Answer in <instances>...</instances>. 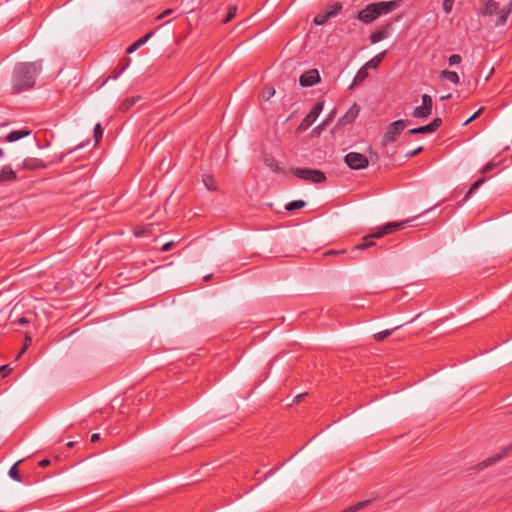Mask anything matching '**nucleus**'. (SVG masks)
Here are the masks:
<instances>
[{
  "label": "nucleus",
  "mask_w": 512,
  "mask_h": 512,
  "mask_svg": "<svg viewBox=\"0 0 512 512\" xmlns=\"http://www.w3.org/2000/svg\"><path fill=\"white\" fill-rule=\"evenodd\" d=\"M42 70V61L18 63L14 68L13 87L17 92L32 88Z\"/></svg>",
  "instance_id": "f257e3e1"
},
{
  "label": "nucleus",
  "mask_w": 512,
  "mask_h": 512,
  "mask_svg": "<svg viewBox=\"0 0 512 512\" xmlns=\"http://www.w3.org/2000/svg\"><path fill=\"white\" fill-rule=\"evenodd\" d=\"M400 6L399 1H381L368 4L365 8L361 9L357 13V19L365 24H370L379 18L381 15L388 14Z\"/></svg>",
  "instance_id": "f03ea898"
},
{
  "label": "nucleus",
  "mask_w": 512,
  "mask_h": 512,
  "mask_svg": "<svg viewBox=\"0 0 512 512\" xmlns=\"http://www.w3.org/2000/svg\"><path fill=\"white\" fill-rule=\"evenodd\" d=\"M406 222H389L384 226L378 228L376 231L363 237L362 242L353 248V251L366 250L375 245L373 239H379L385 235L392 234L399 229L403 228Z\"/></svg>",
  "instance_id": "7ed1b4c3"
},
{
  "label": "nucleus",
  "mask_w": 512,
  "mask_h": 512,
  "mask_svg": "<svg viewBox=\"0 0 512 512\" xmlns=\"http://www.w3.org/2000/svg\"><path fill=\"white\" fill-rule=\"evenodd\" d=\"M291 173L299 179L311 183H323L326 181V175L324 172L318 169L311 168H291Z\"/></svg>",
  "instance_id": "20e7f679"
},
{
  "label": "nucleus",
  "mask_w": 512,
  "mask_h": 512,
  "mask_svg": "<svg viewBox=\"0 0 512 512\" xmlns=\"http://www.w3.org/2000/svg\"><path fill=\"white\" fill-rule=\"evenodd\" d=\"M407 120L399 119L392 123H390L386 129L385 134L382 138V145L387 146L389 143L396 141L398 136L402 133V131L408 125Z\"/></svg>",
  "instance_id": "39448f33"
},
{
  "label": "nucleus",
  "mask_w": 512,
  "mask_h": 512,
  "mask_svg": "<svg viewBox=\"0 0 512 512\" xmlns=\"http://www.w3.org/2000/svg\"><path fill=\"white\" fill-rule=\"evenodd\" d=\"M344 161L347 166L353 170L365 169L369 164L367 157L358 152L347 153L344 157Z\"/></svg>",
  "instance_id": "423d86ee"
},
{
  "label": "nucleus",
  "mask_w": 512,
  "mask_h": 512,
  "mask_svg": "<svg viewBox=\"0 0 512 512\" xmlns=\"http://www.w3.org/2000/svg\"><path fill=\"white\" fill-rule=\"evenodd\" d=\"M323 107H324V102L323 101L317 102L314 105V107L312 108V110L301 121V123L299 124L298 129L301 130V131H304V130L308 129L316 121V119L318 118V116L322 112Z\"/></svg>",
  "instance_id": "0eeeda50"
},
{
  "label": "nucleus",
  "mask_w": 512,
  "mask_h": 512,
  "mask_svg": "<svg viewBox=\"0 0 512 512\" xmlns=\"http://www.w3.org/2000/svg\"><path fill=\"white\" fill-rule=\"evenodd\" d=\"M360 112V106L354 103L348 111L338 119L337 127H343L354 122Z\"/></svg>",
  "instance_id": "6e6552de"
},
{
  "label": "nucleus",
  "mask_w": 512,
  "mask_h": 512,
  "mask_svg": "<svg viewBox=\"0 0 512 512\" xmlns=\"http://www.w3.org/2000/svg\"><path fill=\"white\" fill-rule=\"evenodd\" d=\"M320 81V74L318 70L311 69L304 72L300 78L299 83L302 87H311Z\"/></svg>",
  "instance_id": "1a4fd4ad"
},
{
  "label": "nucleus",
  "mask_w": 512,
  "mask_h": 512,
  "mask_svg": "<svg viewBox=\"0 0 512 512\" xmlns=\"http://www.w3.org/2000/svg\"><path fill=\"white\" fill-rule=\"evenodd\" d=\"M21 168L24 170H37L47 168V164L39 158L28 157L23 160Z\"/></svg>",
  "instance_id": "9d476101"
},
{
  "label": "nucleus",
  "mask_w": 512,
  "mask_h": 512,
  "mask_svg": "<svg viewBox=\"0 0 512 512\" xmlns=\"http://www.w3.org/2000/svg\"><path fill=\"white\" fill-rule=\"evenodd\" d=\"M510 452H512V443L506 447H504L499 453H497L496 455L492 456V457H489L487 458L485 461H483L481 463V466L483 468L487 467V466H490L500 460H502L504 457H506L507 455L510 454Z\"/></svg>",
  "instance_id": "9b49d317"
},
{
  "label": "nucleus",
  "mask_w": 512,
  "mask_h": 512,
  "mask_svg": "<svg viewBox=\"0 0 512 512\" xmlns=\"http://www.w3.org/2000/svg\"><path fill=\"white\" fill-rule=\"evenodd\" d=\"M390 30H391V24H386L381 29L373 32L370 35L371 43L376 44V43L382 41L383 39H385L389 35Z\"/></svg>",
  "instance_id": "f8f14e48"
},
{
  "label": "nucleus",
  "mask_w": 512,
  "mask_h": 512,
  "mask_svg": "<svg viewBox=\"0 0 512 512\" xmlns=\"http://www.w3.org/2000/svg\"><path fill=\"white\" fill-rule=\"evenodd\" d=\"M17 180L16 172L9 165H5L0 170V182H13Z\"/></svg>",
  "instance_id": "ddd939ff"
},
{
  "label": "nucleus",
  "mask_w": 512,
  "mask_h": 512,
  "mask_svg": "<svg viewBox=\"0 0 512 512\" xmlns=\"http://www.w3.org/2000/svg\"><path fill=\"white\" fill-rule=\"evenodd\" d=\"M30 134L29 130H14L7 134L6 141L7 142H15L20 140Z\"/></svg>",
  "instance_id": "4468645a"
},
{
  "label": "nucleus",
  "mask_w": 512,
  "mask_h": 512,
  "mask_svg": "<svg viewBox=\"0 0 512 512\" xmlns=\"http://www.w3.org/2000/svg\"><path fill=\"white\" fill-rule=\"evenodd\" d=\"M141 99V96H132L124 99L120 105L119 110L122 112L128 111L132 106H134L139 100Z\"/></svg>",
  "instance_id": "2eb2a0df"
},
{
  "label": "nucleus",
  "mask_w": 512,
  "mask_h": 512,
  "mask_svg": "<svg viewBox=\"0 0 512 512\" xmlns=\"http://www.w3.org/2000/svg\"><path fill=\"white\" fill-rule=\"evenodd\" d=\"M385 55H386V51H382V52L378 53L376 56H374L372 59H370L368 62H366L365 66L367 68L376 69L380 65L382 60L384 59Z\"/></svg>",
  "instance_id": "dca6fc26"
},
{
  "label": "nucleus",
  "mask_w": 512,
  "mask_h": 512,
  "mask_svg": "<svg viewBox=\"0 0 512 512\" xmlns=\"http://www.w3.org/2000/svg\"><path fill=\"white\" fill-rule=\"evenodd\" d=\"M264 164H265V166L269 167L275 173L284 172L283 169L280 167L279 163L273 157L266 156L264 158Z\"/></svg>",
  "instance_id": "f3484780"
},
{
  "label": "nucleus",
  "mask_w": 512,
  "mask_h": 512,
  "mask_svg": "<svg viewBox=\"0 0 512 512\" xmlns=\"http://www.w3.org/2000/svg\"><path fill=\"white\" fill-rule=\"evenodd\" d=\"M402 325H398L392 329H386V330H383V331H380L378 333H375L373 335V338L377 341V342H382L383 340H385L386 338H388L389 336L392 335V333L399 329Z\"/></svg>",
  "instance_id": "a211bd4d"
},
{
  "label": "nucleus",
  "mask_w": 512,
  "mask_h": 512,
  "mask_svg": "<svg viewBox=\"0 0 512 512\" xmlns=\"http://www.w3.org/2000/svg\"><path fill=\"white\" fill-rule=\"evenodd\" d=\"M342 4L340 2H335L327 7V9L324 11V13L327 15V17L330 19L334 16H336L341 10H342Z\"/></svg>",
  "instance_id": "6ab92c4d"
},
{
  "label": "nucleus",
  "mask_w": 512,
  "mask_h": 512,
  "mask_svg": "<svg viewBox=\"0 0 512 512\" xmlns=\"http://www.w3.org/2000/svg\"><path fill=\"white\" fill-rule=\"evenodd\" d=\"M431 113L432 112L429 109H427L426 107L419 106L413 110L412 116L414 118L425 119V118L429 117L431 115Z\"/></svg>",
  "instance_id": "aec40b11"
},
{
  "label": "nucleus",
  "mask_w": 512,
  "mask_h": 512,
  "mask_svg": "<svg viewBox=\"0 0 512 512\" xmlns=\"http://www.w3.org/2000/svg\"><path fill=\"white\" fill-rule=\"evenodd\" d=\"M441 77L447 79L453 84H458L460 81L459 75L455 71L443 70Z\"/></svg>",
  "instance_id": "412c9836"
},
{
  "label": "nucleus",
  "mask_w": 512,
  "mask_h": 512,
  "mask_svg": "<svg viewBox=\"0 0 512 512\" xmlns=\"http://www.w3.org/2000/svg\"><path fill=\"white\" fill-rule=\"evenodd\" d=\"M367 69L368 68L364 65L358 70V72L356 73V75L353 79L354 85H357V84L363 82L367 78V76H368Z\"/></svg>",
  "instance_id": "4be33fe9"
},
{
  "label": "nucleus",
  "mask_w": 512,
  "mask_h": 512,
  "mask_svg": "<svg viewBox=\"0 0 512 512\" xmlns=\"http://www.w3.org/2000/svg\"><path fill=\"white\" fill-rule=\"evenodd\" d=\"M371 503V500H364L360 501L358 503H355L348 507L347 509L341 511V512H357L363 508H366Z\"/></svg>",
  "instance_id": "5701e85b"
},
{
  "label": "nucleus",
  "mask_w": 512,
  "mask_h": 512,
  "mask_svg": "<svg viewBox=\"0 0 512 512\" xmlns=\"http://www.w3.org/2000/svg\"><path fill=\"white\" fill-rule=\"evenodd\" d=\"M497 3L494 0H487L484 8H483V14L485 15H493L497 10Z\"/></svg>",
  "instance_id": "b1692460"
},
{
  "label": "nucleus",
  "mask_w": 512,
  "mask_h": 512,
  "mask_svg": "<svg viewBox=\"0 0 512 512\" xmlns=\"http://www.w3.org/2000/svg\"><path fill=\"white\" fill-rule=\"evenodd\" d=\"M23 460H18L10 469L8 472V475L10 478L17 482H22V478L17 470V466L22 462Z\"/></svg>",
  "instance_id": "393cba45"
},
{
  "label": "nucleus",
  "mask_w": 512,
  "mask_h": 512,
  "mask_svg": "<svg viewBox=\"0 0 512 512\" xmlns=\"http://www.w3.org/2000/svg\"><path fill=\"white\" fill-rule=\"evenodd\" d=\"M306 203L303 200H294L285 205L287 211H294L305 207Z\"/></svg>",
  "instance_id": "a878e982"
},
{
  "label": "nucleus",
  "mask_w": 512,
  "mask_h": 512,
  "mask_svg": "<svg viewBox=\"0 0 512 512\" xmlns=\"http://www.w3.org/2000/svg\"><path fill=\"white\" fill-rule=\"evenodd\" d=\"M510 14V9H502L498 12L496 26L504 25L507 21L508 15Z\"/></svg>",
  "instance_id": "bb28decb"
},
{
  "label": "nucleus",
  "mask_w": 512,
  "mask_h": 512,
  "mask_svg": "<svg viewBox=\"0 0 512 512\" xmlns=\"http://www.w3.org/2000/svg\"><path fill=\"white\" fill-rule=\"evenodd\" d=\"M484 182H485V179H484V178H481V179L477 180L476 182H474V183L471 185V187H470V189L468 190V192L466 193V195H465L464 199H465V200H467V199L471 196V194H472L474 191H476L477 189H479V188H480V186H481Z\"/></svg>",
  "instance_id": "cd10ccee"
},
{
  "label": "nucleus",
  "mask_w": 512,
  "mask_h": 512,
  "mask_svg": "<svg viewBox=\"0 0 512 512\" xmlns=\"http://www.w3.org/2000/svg\"><path fill=\"white\" fill-rule=\"evenodd\" d=\"M236 13H237V6L236 5L230 6L228 8L225 18L223 19V23H228L229 21H231L235 17Z\"/></svg>",
  "instance_id": "c85d7f7f"
},
{
  "label": "nucleus",
  "mask_w": 512,
  "mask_h": 512,
  "mask_svg": "<svg viewBox=\"0 0 512 512\" xmlns=\"http://www.w3.org/2000/svg\"><path fill=\"white\" fill-rule=\"evenodd\" d=\"M328 19L329 18L327 17V15L324 12H322L314 17L313 23L317 26H321L324 25L328 21Z\"/></svg>",
  "instance_id": "c756f323"
},
{
  "label": "nucleus",
  "mask_w": 512,
  "mask_h": 512,
  "mask_svg": "<svg viewBox=\"0 0 512 512\" xmlns=\"http://www.w3.org/2000/svg\"><path fill=\"white\" fill-rule=\"evenodd\" d=\"M102 136H103V128L101 127L100 123H97L95 125L94 131H93V137L95 139L96 144L99 143V141L101 140Z\"/></svg>",
  "instance_id": "7c9ffc66"
},
{
  "label": "nucleus",
  "mask_w": 512,
  "mask_h": 512,
  "mask_svg": "<svg viewBox=\"0 0 512 512\" xmlns=\"http://www.w3.org/2000/svg\"><path fill=\"white\" fill-rule=\"evenodd\" d=\"M442 124L441 118H435L433 119L429 124H427L429 128V132L433 133L435 132Z\"/></svg>",
  "instance_id": "2f4dec72"
},
{
  "label": "nucleus",
  "mask_w": 512,
  "mask_h": 512,
  "mask_svg": "<svg viewBox=\"0 0 512 512\" xmlns=\"http://www.w3.org/2000/svg\"><path fill=\"white\" fill-rule=\"evenodd\" d=\"M421 99H422V105L421 106L426 107L427 109H429L432 112L433 102H432L431 96L428 95V94H423Z\"/></svg>",
  "instance_id": "473e14b6"
},
{
  "label": "nucleus",
  "mask_w": 512,
  "mask_h": 512,
  "mask_svg": "<svg viewBox=\"0 0 512 512\" xmlns=\"http://www.w3.org/2000/svg\"><path fill=\"white\" fill-rule=\"evenodd\" d=\"M130 59H127V62L120 68H117L113 75H111L109 78L112 80H116L128 67Z\"/></svg>",
  "instance_id": "72a5a7b5"
},
{
  "label": "nucleus",
  "mask_w": 512,
  "mask_h": 512,
  "mask_svg": "<svg viewBox=\"0 0 512 512\" xmlns=\"http://www.w3.org/2000/svg\"><path fill=\"white\" fill-rule=\"evenodd\" d=\"M409 134H412V135H415V134H428L430 133L429 132V128L427 125H424V126H421V127H417V128H412L408 131Z\"/></svg>",
  "instance_id": "f704fd0d"
},
{
  "label": "nucleus",
  "mask_w": 512,
  "mask_h": 512,
  "mask_svg": "<svg viewBox=\"0 0 512 512\" xmlns=\"http://www.w3.org/2000/svg\"><path fill=\"white\" fill-rule=\"evenodd\" d=\"M455 0H443V10L446 14L452 11Z\"/></svg>",
  "instance_id": "c9c22d12"
},
{
  "label": "nucleus",
  "mask_w": 512,
  "mask_h": 512,
  "mask_svg": "<svg viewBox=\"0 0 512 512\" xmlns=\"http://www.w3.org/2000/svg\"><path fill=\"white\" fill-rule=\"evenodd\" d=\"M483 111H484V108H483V107L479 108L476 112H474V114H473V115H471V116H470V117H469V118H468V119L463 123V125H464V126H465V125H468L470 122H472L473 120H475L476 118H478V117L482 114V112H483Z\"/></svg>",
  "instance_id": "e433bc0d"
},
{
  "label": "nucleus",
  "mask_w": 512,
  "mask_h": 512,
  "mask_svg": "<svg viewBox=\"0 0 512 512\" xmlns=\"http://www.w3.org/2000/svg\"><path fill=\"white\" fill-rule=\"evenodd\" d=\"M462 61V57L459 54H453L449 57V64L450 65H458Z\"/></svg>",
  "instance_id": "4c0bfd02"
},
{
  "label": "nucleus",
  "mask_w": 512,
  "mask_h": 512,
  "mask_svg": "<svg viewBox=\"0 0 512 512\" xmlns=\"http://www.w3.org/2000/svg\"><path fill=\"white\" fill-rule=\"evenodd\" d=\"M143 44H141V42L139 40L135 41L133 44H131L128 48H127V53H133L135 52L138 48H140Z\"/></svg>",
  "instance_id": "58836bf2"
},
{
  "label": "nucleus",
  "mask_w": 512,
  "mask_h": 512,
  "mask_svg": "<svg viewBox=\"0 0 512 512\" xmlns=\"http://www.w3.org/2000/svg\"><path fill=\"white\" fill-rule=\"evenodd\" d=\"M12 371V369L10 368L9 365H3L0 367V376L1 377H6L10 372Z\"/></svg>",
  "instance_id": "ea45409f"
},
{
  "label": "nucleus",
  "mask_w": 512,
  "mask_h": 512,
  "mask_svg": "<svg viewBox=\"0 0 512 512\" xmlns=\"http://www.w3.org/2000/svg\"><path fill=\"white\" fill-rule=\"evenodd\" d=\"M497 166L496 163L494 162H488L486 165H484V167L482 168V173H488L490 172L492 169H494L495 167Z\"/></svg>",
  "instance_id": "a19ab883"
},
{
  "label": "nucleus",
  "mask_w": 512,
  "mask_h": 512,
  "mask_svg": "<svg viewBox=\"0 0 512 512\" xmlns=\"http://www.w3.org/2000/svg\"><path fill=\"white\" fill-rule=\"evenodd\" d=\"M173 245H174V242H173V241H169V242L165 243V244L161 247V249H160V250H161L162 252H167V251H169V250L173 247Z\"/></svg>",
  "instance_id": "79ce46f5"
},
{
  "label": "nucleus",
  "mask_w": 512,
  "mask_h": 512,
  "mask_svg": "<svg viewBox=\"0 0 512 512\" xmlns=\"http://www.w3.org/2000/svg\"><path fill=\"white\" fill-rule=\"evenodd\" d=\"M174 13V10L173 9H166L165 11H163L158 17L157 19H162L166 16H169V15H172Z\"/></svg>",
  "instance_id": "37998d69"
},
{
  "label": "nucleus",
  "mask_w": 512,
  "mask_h": 512,
  "mask_svg": "<svg viewBox=\"0 0 512 512\" xmlns=\"http://www.w3.org/2000/svg\"><path fill=\"white\" fill-rule=\"evenodd\" d=\"M152 34H153L152 32H149V33L145 34L144 36H142L141 38H139L138 40L141 42V44L144 45L150 39Z\"/></svg>",
  "instance_id": "c03bdc74"
},
{
  "label": "nucleus",
  "mask_w": 512,
  "mask_h": 512,
  "mask_svg": "<svg viewBox=\"0 0 512 512\" xmlns=\"http://www.w3.org/2000/svg\"><path fill=\"white\" fill-rule=\"evenodd\" d=\"M283 464H281L280 466H277V467H274L272 468L271 470H269L267 472V474L265 475V479H267L269 476L273 475L278 469H280V467L282 466Z\"/></svg>",
  "instance_id": "a18cd8bd"
},
{
  "label": "nucleus",
  "mask_w": 512,
  "mask_h": 512,
  "mask_svg": "<svg viewBox=\"0 0 512 512\" xmlns=\"http://www.w3.org/2000/svg\"><path fill=\"white\" fill-rule=\"evenodd\" d=\"M421 151H422V147H418L416 150H413V151L407 153L406 156L413 157V156L417 155Z\"/></svg>",
  "instance_id": "49530a36"
},
{
  "label": "nucleus",
  "mask_w": 512,
  "mask_h": 512,
  "mask_svg": "<svg viewBox=\"0 0 512 512\" xmlns=\"http://www.w3.org/2000/svg\"><path fill=\"white\" fill-rule=\"evenodd\" d=\"M49 465H50V460H48V459H43L39 462V466L42 468H45Z\"/></svg>",
  "instance_id": "de8ad7c7"
},
{
  "label": "nucleus",
  "mask_w": 512,
  "mask_h": 512,
  "mask_svg": "<svg viewBox=\"0 0 512 512\" xmlns=\"http://www.w3.org/2000/svg\"><path fill=\"white\" fill-rule=\"evenodd\" d=\"M80 147H82V145H78V146H76L74 149L69 150L67 153H65V154L61 155V156H60V158H59V161H62V160H63V158H64V156H66L67 154L72 153L73 151H75V150L79 149Z\"/></svg>",
  "instance_id": "09e8293b"
},
{
  "label": "nucleus",
  "mask_w": 512,
  "mask_h": 512,
  "mask_svg": "<svg viewBox=\"0 0 512 512\" xmlns=\"http://www.w3.org/2000/svg\"><path fill=\"white\" fill-rule=\"evenodd\" d=\"M99 439H100V434L99 433H94V434L91 435V442L95 443Z\"/></svg>",
  "instance_id": "8fccbe9b"
},
{
  "label": "nucleus",
  "mask_w": 512,
  "mask_h": 512,
  "mask_svg": "<svg viewBox=\"0 0 512 512\" xmlns=\"http://www.w3.org/2000/svg\"><path fill=\"white\" fill-rule=\"evenodd\" d=\"M344 252H345V250H342V251L330 250V251L326 252L325 255H336V254L344 253Z\"/></svg>",
  "instance_id": "3c124183"
},
{
  "label": "nucleus",
  "mask_w": 512,
  "mask_h": 512,
  "mask_svg": "<svg viewBox=\"0 0 512 512\" xmlns=\"http://www.w3.org/2000/svg\"><path fill=\"white\" fill-rule=\"evenodd\" d=\"M20 325H25L27 324L29 321L25 318V317H21L20 319H18L17 321Z\"/></svg>",
  "instance_id": "603ef678"
},
{
  "label": "nucleus",
  "mask_w": 512,
  "mask_h": 512,
  "mask_svg": "<svg viewBox=\"0 0 512 512\" xmlns=\"http://www.w3.org/2000/svg\"><path fill=\"white\" fill-rule=\"evenodd\" d=\"M304 393H301V394H298L295 399H294V402L296 403H299L301 401V399L304 397Z\"/></svg>",
  "instance_id": "864d4df0"
},
{
  "label": "nucleus",
  "mask_w": 512,
  "mask_h": 512,
  "mask_svg": "<svg viewBox=\"0 0 512 512\" xmlns=\"http://www.w3.org/2000/svg\"><path fill=\"white\" fill-rule=\"evenodd\" d=\"M204 183H205V186L209 189V190H213L214 188L212 186H210V181H207V180H204Z\"/></svg>",
  "instance_id": "5fc2aeb1"
},
{
  "label": "nucleus",
  "mask_w": 512,
  "mask_h": 512,
  "mask_svg": "<svg viewBox=\"0 0 512 512\" xmlns=\"http://www.w3.org/2000/svg\"><path fill=\"white\" fill-rule=\"evenodd\" d=\"M204 183H205V186L209 189V190H213L214 188L212 186H210V181H207V180H204Z\"/></svg>",
  "instance_id": "6e6d98bb"
},
{
  "label": "nucleus",
  "mask_w": 512,
  "mask_h": 512,
  "mask_svg": "<svg viewBox=\"0 0 512 512\" xmlns=\"http://www.w3.org/2000/svg\"><path fill=\"white\" fill-rule=\"evenodd\" d=\"M274 93H275V90H274L273 88H271V89H269V90H268V95H269V96L274 95Z\"/></svg>",
  "instance_id": "4d7b16f0"
},
{
  "label": "nucleus",
  "mask_w": 512,
  "mask_h": 512,
  "mask_svg": "<svg viewBox=\"0 0 512 512\" xmlns=\"http://www.w3.org/2000/svg\"><path fill=\"white\" fill-rule=\"evenodd\" d=\"M450 97H451V94H447V95H445V96H442L440 99H441V100H447V99H449Z\"/></svg>",
  "instance_id": "13d9d810"
},
{
  "label": "nucleus",
  "mask_w": 512,
  "mask_h": 512,
  "mask_svg": "<svg viewBox=\"0 0 512 512\" xmlns=\"http://www.w3.org/2000/svg\"><path fill=\"white\" fill-rule=\"evenodd\" d=\"M74 445H75V442H72V441L67 443L68 448H72Z\"/></svg>",
  "instance_id": "bf43d9fd"
},
{
  "label": "nucleus",
  "mask_w": 512,
  "mask_h": 512,
  "mask_svg": "<svg viewBox=\"0 0 512 512\" xmlns=\"http://www.w3.org/2000/svg\"><path fill=\"white\" fill-rule=\"evenodd\" d=\"M4 155V151L3 149L0 148V157H2Z\"/></svg>",
  "instance_id": "052dcab7"
},
{
  "label": "nucleus",
  "mask_w": 512,
  "mask_h": 512,
  "mask_svg": "<svg viewBox=\"0 0 512 512\" xmlns=\"http://www.w3.org/2000/svg\"><path fill=\"white\" fill-rule=\"evenodd\" d=\"M211 277V275L205 276L204 280H208Z\"/></svg>",
  "instance_id": "680f3d73"
},
{
  "label": "nucleus",
  "mask_w": 512,
  "mask_h": 512,
  "mask_svg": "<svg viewBox=\"0 0 512 512\" xmlns=\"http://www.w3.org/2000/svg\"><path fill=\"white\" fill-rule=\"evenodd\" d=\"M329 120L322 122V126L326 125Z\"/></svg>",
  "instance_id": "e2e57ef3"
},
{
  "label": "nucleus",
  "mask_w": 512,
  "mask_h": 512,
  "mask_svg": "<svg viewBox=\"0 0 512 512\" xmlns=\"http://www.w3.org/2000/svg\"><path fill=\"white\" fill-rule=\"evenodd\" d=\"M333 114H335V111H332V114H330V117H333ZM331 118H329L330 120Z\"/></svg>",
  "instance_id": "0e129e2a"
},
{
  "label": "nucleus",
  "mask_w": 512,
  "mask_h": 512,
  "mask_svg": "<svg viewBox=\"0 0 512 512\" xmlns=\"http://www.w3.org/2000/svg\"><path fill=\"white\" fill-rule=\"evenodd\" d=\"M333 114H335V111H332V114H330V117H333ZM331 118H329L330 120Z\"/></svg>",
  "instance_id": "69168bd1"
}]
</instances>
